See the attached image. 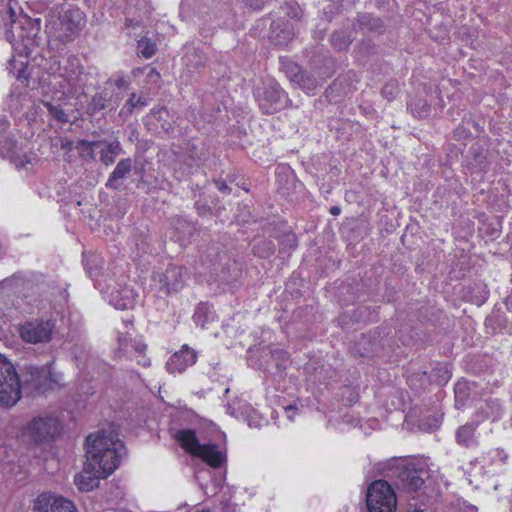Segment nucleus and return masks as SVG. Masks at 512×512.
I'll use <instances>...</instances> for the list:
<instances>
[{"label": "nucleus", "mask_w": 512, "mask_h": 512, "mask_svg": "<svg viewBox=\"0 0 512 512\" xmlns=\"http://www.w3.org/2000/svg\"><path fill=\"white\" fill-rule=\"evenodd\" d=\"M123 442L113 431L100 430L86 439V461L97 476H109L119 466L124 454Z\"/></svg>", "instance_id": "nucleus-1"}, {"label": "nucleus", "mask_w": 512, "mask_h": 512, "mask_svg": "<svg viewBox=\"0 0 512 512\" xmlns=\"http://www.w3.org/2000/svg\"><path fill=\"white\" fill-rule=\"evenodd\" d=\"M88 75L84 73L76 56H69L63 64L54 60L49 67L48 86L56 100L77 96L84 88Z\"/></svg>", "instance_id": "nucleus-2"}, {"label": "nucleus", "mask_w": 512, "mask_h": 512, "mask_svg": "<svg viewBox=\"0 0 512 512\" xmlns=\"http://www.w3.org/2000/svg\"><path fill=\"white\" fill-rule=\"evenodd\" d=\"M174 438L186 452L202 459L213 468L220 467L225 461V454L217 445L201 444L193 430H179Z\"/></svg>", "instance_id": "nucleus-3"}, {"label": "nucleus", "mask_w": 512, "mask_h": 512, "mask_svg": "<svg viewBox=\"0 0 512 512\" xmlns=\"http://www.w3.org/2000/svg\"><path fill=\"white\" fill-rule=\"evenodd\" d=\"M20 378L13 364L0 354V406L11 407L21 397Z\"/></svg>", "instance_id": "nucleus-4"}, {"label": "nucleus", "mask_w": 512, "mask_h": 512, "mask_svg": "<svg viewBox=\"0 0 512 512\" xmlns=\"http://www.w3.org/2000/svg\"><path fill=\"white\" fill-rule=\"evenodd\" d=\"M368 512H395L397 498L393 488L384 480L374 481L367 490Z\"/></svg>", "instance_id": "nucleus-5"}, {"label": "nucleus", "mask_w": 512, "mask_h": 512, "mask_svg": "<svg viewBox=\"0 0 512 512\" xmlns=\"http://www.w3.org/2000/svg\"><path fill=\"white\" fill-rule=\"evenodd\" d=\"M256 101L263 113L273 114L284 107L286 94L273 79L262 81L254 92Z\"/></svg>", "instance_id": "nucleus-6"}, {"label": "nucleus", "mask_w": 512, "mask_h": 512, "mask_svg": "<svg viewBox=\"0 0 512 512\" xmlns=\"http://www.w3.org/2000/svg\"><path fill=\"white\" fill-rule=\"evenodd\" d=\"M0 149L6 150L11 162L18 171L29 172L38 163L39 158L30 148L23 147L16 142L8 143V140L0 139Z\"/></svg>", "instance_id": "nucleus-7"}, {"label": "nucleus", "mask_w": 512, "mask_h": 512, "mask_svg": "<svg viewBox=\"0 0 512 512\" xmlns=\"http://www.w3.org/2000/svg\"><path fill=\"white\" fill-rule=\"evenodd\" d=\"M27 431L36 441L52 439L60 431V421L53 414L43 413L29 423Z\"/></svg>", "instance_id": "nucleus-8"}, {"label": "nucleus", "mask_w": 512, "mask_h": 512, "mask_svg": "<svg viewBox=\"0 0 512 512\" xmlns=\"http://www.w3.org/2000/svg\"><path fill=\"white\" fill-rule=\"evenodd\" d=\"M26 374L30 376L29 379L24 380L25 386H31L36 390L54 389L59 386L63 380L62 375L55 373L51 370L50 366L44 367H29Z\"/></svg>", "instance_id": "nucleus-9"}, {"label": "nucleus", "mask_w": 512, "mask_h": 512, "mask_svg": "<svg viewBox=\"0 0 512 512\" xmlns=\"http://www.w3.org/2000/svg\"><path fill=\"white\" fill-rule=\"evenodd\" d=\"M18 37L21 38V42L17 41L15 37L14 39H9L15 52L9 61V69L16 78L21 79L27 78L26 69L31 49L28 44L30 39H25L21 35Z\"/></svg>", "instance_id": "nucleus-10"}, {"label": "nucleus", "mask_w": 512, "mask_h": 512, "mask_svg": "<svg viewBox=\"0 0 512 512\" xmlns=\"http://www.w3.org/2000/svg\"><path fill=\"white\" fill-rule=\"evenodd\" d=\"M146 345L141 340H132L127 336L118 337L117 357L119 359L135 360L139 365L146 367L150 360L145 356Z\"/></svg>", "instance_id": "nucleus-11"}, {"label": "nucleus", "mask_w": 512, "mask_h": 512, "mask_svg": "<svg viewBox=\"0 0 512 512\" xmlns=\"http://www.w3.org/2000/svg\"><path fill=\"white\" fill-rule=\"evenodd\" d=\"M53 325L46 322H28L20 328V336L27 343H43L51 338Z\"/></svg>", "instance_id": "nucleus-12"}, {"label": "nucleus", "mask_w": 512, "mask_h": 512, "mask_svg": "<svg viewBox=\"0 0 512 512\" xmlns=\"http://www.w3.org/2000/svg\"><path fill=\"white\" fill-rule=\"evenodd\" d=\"M34 508L38 512H77L71 501L46 493L38 496Z\"/></svg>", "instance_id": "nucleus-13"}, {"label": "nucleus", "mask_w": 512, "mask_h": 512, "mask_svg": "<svg viewBox=\"0 0 512 512\" xmlns=\"http://www.w3.org/2000/svg\"><path fill=\"white\" fill-rule=\"evenodd\" d=\"M138 294L132 286L117 284L109 296V303L116 309H132L136 304Z\"/></svg>", "instance_id": "nucleus-14"}, {"label": "nucleus", "mask_w": 512, "mask_h": 512, "mask_svg": "<svg viewBox=\"0 0 512 512\" xmlns=\"http://www.w3.org/2000/svg\"><path fill=\"white\" fill-rule=\"evenodd\" d=\"M186 271L180 266H169L165 272L160 275L159 282L162 289L167 293L178 292L183 288Z\"/></svg>", "instance_id": "nucleus-15"}, {"label": "nucleus", "mask_w": 512, "mask_h": 512, "mask_svg": "<svg viewBox=\"0 0 512 512\" xmlns=\"http://www.w3.org/2000/svg\"><path fill=\"white\" fill-rule=\"evenodd\" d=\"M196 362V353L194 350L184 345L182 349L174 353L166 363V368L170 373L183 372L189 366Z\"/></svg>", "instance_id": "nucleus-16"}, {"label": "nucleus", "mask_w": 512, "mask_h": 512, "mask_svg": "<svg viewBox=\"0 0 512 512\" xmlns=\"http://www.w3.org/2000/svg\"><path fill=\"white\" fill-rule=\"evenodd\" d=\"M83 23V16L80 10H67L59 17V33L61 38L70 37Z\"/></svg>", "instance_id": "nucleus-17"}, {"label": "nucleus", "mask_w": 512, "mask_h": 512, "mask_svg": "<svg viewBox=\"0 0 512 512\" xmlns=\"http://www.w3.org/2000/svg\"><path fill=\"white\" fill-rule=\"evenodd\" d=\"M106 477L107 476H97L95 471L88 467V461H86L84 470L75 477V484L81 491H91L98 486V480L100 478Z\"/></svg>", "instance_id": "nucleus-18"}, {"label": "nucleus", "mask_w": 512, "mask_h": 512, "mask_svg": "<svg viewBox=\"0 0 512 512\" xmlns=\"http://www.w3.org/2000/svg\"><path fill=\"white\" fill-rule=\"evenodd\" d=\"M476 429L477 424L474 422L460 426L455 433L457 444L467 448L477 445Z\"/></svg>", "instance_id": "nucleus-19"}, {"label": "nucleus", "mask_w": 512, "mask_h": 512, "mask_svg": "<svg viewBox=\"0 0 512 512\" xmlns=\"http://www.w3.org/2000/svg\"><path fill=\"white\" fill-rule=\"evenodd\" d=\"M400 481L402 487L408 491H417L424 484V480L420 472L408 467L402 471Z\"/></svg>", "instance_id": "nucleus-20"}, {"label": "nucleus", "mask_w": 512, "mask_h": 512, "mask_svg": "<svg viewBox=\"0 0 512 512\" xmlns=\"http://www.w3.org/2000/svg\"><path fill=\"white\" fill-rule=\"evenodd\" d=\"M131 167H132L131 159L127 158V159L121 160L115 167L114 171L111 173L106 186L110 187V188L117 189L118 188L117 181L119 179L124 178L130 172Z\"/></svg>", "instance_id": "nucleus-21"}, {"label": "nucleus", "mask_w": 512, "mask_h": 512, "mask_svg": "<svg viewBox=\"0 0 512 512\" xmlns=\"http://www.w3.org/2000/svg\"><path fill=\"white\" fill-rule=\"evenodd\" d=\"M120 152L121 145L119 141L107 143L100 151V159L105 165H110L115 161Z\"/></svg>", "instance_id": "nucleus-22"}, {"label": "nucleus", "mask_w": 512, "mask_h": 512, "mask_svg": "<svg viewBox=\"0 0 512 512\" xmlns=\"http://www.w3.org/2000/svg\"><path fill=\"white\" fill-rule=\"evenodd\" d=\"M138 50L145 58H151L156 52V45L151 40L144 38L138 42Z\"/></svg>", "instance_id": "nucleus-23"}, {"label": "nucleus", "mask_w": 512, "mask_h": 512, "mask_svg": "<svg viewBox=\"0 0 512 512\" xmlns=\"http://www.w3.org/2000/svg\"><path fill=\"white\" fill-rule=\"evenodd\" d=\"M301 87L307 90V93L312 92L316 88L315 80L310 79L306 74L299 72L295 74V79Z\"/></svg>", "instance_id": "nucleus-24"}, {"label": "nucleus", "mask_w": 512, "mask_h": 512, "mask_svg": "<svg viewBox=\"0 0 512 512\" xmlns=\"http://www.w3.org/2000/svg\"><path fill=\"white\" fill-rule=\"evenodd\" d=\"M399 92V86L396 82H389L385 84L382 89V95L388 100H392Z\"/></svg>", "instance_id": "nucleus-25"}, {"label": "nucleus", "mask_w": 512, "mask_h": 512, "mask_svg": "<svg viewBox=\"0 0 512 512\" xmlns=\"http://www.w3.org/2000/svg\"><path fill=\"white\" fill-rule=\"evenodd\" d=\"M104 101L105 100L101 95L94 96L88 105V112L94 114L103 109L105 107Z\"/></svg>", "instance_id": "nucleus-26"}, {"label": "nucleus", "mask_w": 512, "mask_h": 512, "mask_svg": "<svg viewBox=\"0 0 512 512\" xmlns=\"http://www.w3.org/2000/svg\"><path fill=\"white\" fill-rule=\"evenodd\" d=\"M45 106L47 107V109L49 110L50 114L56 118L57 120L59 121H63V122H66L68 121V117L67 115L65 114V112L59 108V107H56L54 105H52L51 103L49 102H46L45 103Z\"/></svg>", "instance_id": "nucleus-27"}, {"label": "nucleus", "mask_w": 512, "mask_h": 512, "mask_svg": "<svg viewBox=\"0 0 512 512\" xmlns=\"http://www.w3.org/2000/svg\"><path fill=\"white\" fill-rule=\"evenodd\" d=\"M468 384L466 381H458L455 385V396L457 401H463L467 397Z\"/></svg>", "instance_id": "nucleus-28"}, {"label": "nucleus", "mask_w": 512, "mask_h": 512, "mask_svg": "<svg viewBox=\"0 0 512 512\" xmlns=\"http://www.w3.org/2000/svg\"><path fill=\"white\" fill-rule=\"evenodd\" d=\"M99 261H100V259L97 256H91L89 258H85V266H86L87 272L89 273V275L91 277L98 275V272L96 271V269L93 268V265L94 264L98 265Z\"/></svg>", "instance_id": "nucleus-29"}, {"label": "nucleus", "mask_w": 512, "mask_h": 512, "mask_svg": "<svg viewBox=\"0 0 512 512\" xmlns=\"http://www.w3.org/2000/svg\"><path fill=\"white\" fill-rule=\"evenodd\" d=\"M127 104L130 106V108H135L137 106L143 107L147 105V101L143 100L141 97H137L136 94H132L127 101Z\"/></svg>", "instance_id": "nucleus-30"}, {"label": "nucleus", "mask_w": 512, "mask_h": 512, "mask_svg": "<svg viewBox=\"0 0 512 512\" xmlns=\"http://www.w3.org/2000/svg\"><path fill=\"white\" fill-rule=\"evenodd\" d=\"M148 82L158 85L160 81V74L155 69H150L146 75Z\"/></svg>", "instance_id": "nucleus-31"}, {"label": "nucleus", "mask_w": 512, "mask_h": 512, "mask_svg": "<svg viewBox=\"0 0 512 512\" xmlns=\"http://www.w3.org/2000/svg\"><path fill=\"white\" fill-rule=\"evenodd\" d=\"M242 2L253 9H261L264 6L265 0H242Z\"/></svg>", "instance_id": "nucleus-32"}, {"label": "nucleus", "mask_w": 512, "mask_h": 512, "mask_svg": "<svg viewBox=\"0 0 512 512\" xmlns=\"http://www.w3.org/2000/svg\"><path fill=\"white\" fill-rule=\"evenodd\" d=\"M16 2H12V1H9L7 3V11L9 13V16H10V20H11V23L14 25L16 23V11H15V7L16 6Z\"/></svg>", "instance_id": "nucleus-33"}, {"label": "nucleus", "mask_w": 512, "mask_h": 512, "mask_svg": "<svg viewBox=\"0 0 512 512\" xmlns=\"http://www.w3.org/2000/svg\"><path fill=\"white\" fill-rule=\"evenodd\" d=\"M203 316H204V311H203V308L200 307V308L197 309V311L194 314V320L202 328L205 327V321L202 319Z\"/></svg>", "instance_id": "nucleus-34"}, {"label": "nucleus", "mask_w": 512, "mask_h": 512, "mask_svg": "<svg viewBox=\"0 0 512 512\" xmlns=\"http://www.w3.org/2000/svg\"><path fill=\"white\" fill-rule=\"evenodd\" d=\"M217 188L223 193H230V188L222 181H216Z\"/></svg>", "instance_id": "nucleus-35"}, {"label": "nucleus", "mask_w": 512, "mask_h": 512, "mask_svg": "<svg viewBox=\"0 0 512 512\" xmlns=\"http://www.w3.org/2000/svg\"><path fill=\"white\" fill-rule=\"evenodd\" d=\"M81 145L83 148L93 150L98 145V142L90 143V142L83 141V142H81Z\"/></svg>", "instance_id": "nucleus-36"}, {"label": "nucleus", "mask_w": 512, "mask_h": 512, "mask_svg": "<svg viewBox=\"0 0 512 512\" xmlns=\"http://www.w3.org/2000/svg\"><path fill=\"white\" fill-rule=\"evenodd\" d=\"M285 412H286L287 417H288L290 420H292V419H293V417H294V415H295V413H296V412H295V409H294L293 407H291V406H289V407L285 408Z\"/></svg>", "instance_id": "nucleus-37"}, {"label": "nucleus", "mask_w": 512, "mask_h": 512, "mask_svg": "<svg viewBox=\"0 0 512 512\" xmlns=\"http://www.w3.org/2000/svg\"><path fill=\"white\" fill-rule=\"evenodd\" d=\"M9 126V123L7 121V119L5 118H1L0 119V133L3 132L4 130H6Z\"/></svg>", "instance_id": "nucleus-38"}, {"label": "nucleus", "mask_w": 512, "mask_h": 512, "mask_svg": "<svg viewBox=\"0 0 512 512\" xmlns=\"http://www.w3.org/2000/svg\"><path fill=\"white\" fill-rule=\"evenodd\" d=\"M495 454L499 457L500 462H504L507 458V455L503 450H495Z\"/></svg>", "instance_id": "nucleus-39"}, {"label": "nucleus", "mask_w": 512, "mask_h": 512, "mask_svg": "<svg viewBox=\"0 0 512 512\" xmlns=\"http://www.w3.org/2000/svg\"><path fill=\"white\" fill-rule=\"evenodd\" d=\"M332 41H333V43H334L336 46H338L340 49H342V48H344L345 46H347V42H346V41H345V42H343V43L337 44V43H336V36H335V35H333V37H332Z\"/></svg>", "instance_id": "nucleus-40"}, {"label": "nucleus", "mask_w": 512, "mask_h": 512, "mask_svg": "<svg viewBox=\"0 0 512 512\" xmlns=\"http://www.w3.org/2000/svg\"><path fill=\"white\" fill-rule=\"evenodd\" d=\"M330 212H331V214H332V215H338V214L340 213V208H339V207H336V206H335V207H332V208L330 209Z\"/></svg>", "instance_id": "nucleus-41"}, {"label": "nucleus", "mask_w": 512, "mask_h": 512, "mask_svg": "<svg viewBox=\"0 0 512 512\" xmlns=\"http://www.w3.org/2000/svg\"><path fill=\"white\" fill-rule=\"evenodd\" d=\"M450 378V375L448 374V372L446 371V376L443 378L444 381H447L448 379Z\"/></svg>", "instance_id": "nucleus-42"}, {"label": "nucleus", "mask_w": 512, "mask_h": 512, "mask_svg": "<svg viewBox=\"0 0 512 512\" xmlns=\"http://www.w3.org/2000/svg\"><path fill=\"white\" fill-rule=\"evenodd\" d=\"M198 512H210L209 510H201V511H198Z\"/></svg>", "instance_id": "nucleus-43"}]
</instances>
